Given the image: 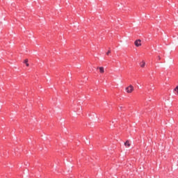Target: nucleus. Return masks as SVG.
<instances>
[{
	"label": "nucleus",
	"instance_id": "1a4fd4ad",
	"mask_svg": "<svg viewBox=\"0 0 178 178\" xmlns=\"http://www.w3.org/2000/svg\"><path fill=\"white\" fill-rule=\"evenodd\" d=\"M159 60H161V56H158Z\"/></svg>",
	"mask_w": 178,
	"mask_h": 178
},
{
	"label": "nucleus",
	"instance_id": "0eeeda50",
	"mask_svg": "<svg viewBox=\"0 0 178 178\" xmlns=\"http://www.w3.org/2000/svg\"><path fill=\"white\" fill-rule=\"evenodd\" d=\"M175 91L177 92V95H178V86L175 88Z\"/></svg>",
	"mask_w": 178,
	"mask_h": 178
},
{
	"label": "nucleus",
	"instance_id": "6e6552de",
	"mask_svg": "<svg viewBox=\"0 0 178 178\" xmlns=\"http://www.w3.org/2000/svg\"><path fill=\"white\" fill-rule=\"evenodd\" d=\"M109 54H111V50H108L106 53V55H109Z\"/></svg>",
	"mask_w": 178,
	"mask_h": 178
},
{
	"label": "nucleus",
	"instance_id": "f257e3e1",
	"mask_svg": "<svg viewBox=\"0 0 178 178\" xmlns=\"http://www.w3.org/2000/svg\"><path fill=\"white\" fill-rule=\"evenodd\" d=\"M125 90L128 94H131V92L134 91V87L132 85H130L129 86L125 88Z\"/></svg>",
	"mask_w": 178,
	"mask_h": 178
},
{
	"label": "nucleus",
	"instance_id": "423d86ee",
	"mask_svg": "<svg viewBox=\"0 0 178 178\" xmlns=\"http://www.w3.org/2000/svg\"><path fill=\"white\" fill-rule=\"evenodd\" d=\"M24 63L26 65V66L29 67V59H25Z\"/></svg>",
	"mask_w": 178,
	"mask_h": 178
},
{
	"label": "nucleus",
	"instance_id": "f03ea898",
	"mask_svg": "<svg viewBox=\"0 0 178 178\" xmlns=\"http://www.w3.org/2000/svg\"><path fill=\"white\" fill-rule=\"evenodd\" d=\"M136 47H141V40H137L135 41Z\"/></svg>",
	"mask_w": 178,
	"mask_h": 178
},
{
	"label": "nucleus",
	"instance_id": "39448f33",
	"mask_svg": "<svg viewBox=\"0 0 178 178\" xmlns=\"http://www.w3.org/2000/svg\"><path fill=\"white\" fill-rule=\"evenodd\" d=\"M140 67H145V61H142L140 63Z\"/></svg>",
	"mask_w": 178,
	"mask_h": 178
},
{
	"label": "nucleus",
	"instance_id": "7ed1b4c3",
	"mask_svg": "<svg viewBox=\"0 0 178 178\" xmlns=\"http://www.w3.org/2000/svg\"><path fill=\"white\" fill-rule=\"evenodd\" d=\"M125 147H127V148H129V147H131V144L130 143V141L127 140L126 143H124Z\"/></svg>",
	"mask_w": 178,
	"mask_h": 178
},
{
	"label": "nucleus",
	"instance_id": "20e7f679",
	"mask_svg": "<svg viewBox=\"0 0 178 178\" xmlns=\"http://www.w3.org/2000/svg\"><path fill=\"white\" fill-rule=\"evenodd\" d=\"M97 69L99 70L100 73H102V74L105 73V70H104V67H97Z\"/></svg>",
	"mask_w": 178,
	"mask_h": 178
}]
</instances>
